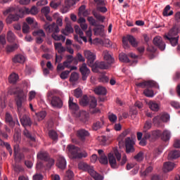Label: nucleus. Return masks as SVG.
<instances>
[{
  "instance_id": "a19ab883",
  "label": "nucleus",
  "mask_w": 180,
  "mask_h": 180,
  "mask_svg": "<svg viewBox=\"0 0 180 180\" xmlns=\"http://www.w3.org/2000/svg\"><path fill=\"white\" fill-rule=\"evenodd\" d=\"M129 134V130L124 131L117 138L120 144H123L124 143V137Z\"/></svg>"
},
{
  "instance_id": "b1692460",
  "label": "nucleus",
  "mask_w": 180,
  "mask_h": 180,
  "mask_svg": "<svg viewBox=\"0 0 180 180\" xmlns=\"http://www.w3.org/2000/svg\"><path fill=\"white\" fill-rule=\"evenodd\" d=\"M77 136L80 140H85V137L89 136V132L85 129H79L77 131Z\"/></svg>"
},
{
  "instance_id": "aec40b11",
  "label": "nucleus",
  "mask_w": 180,
  "mask_h": 180,
  "mask_svg": "<svg viewBox=\"0 0 180 180\" xmlns=\"http://www.w3.org/2000/svg\"><path fill=\"white\" fill-rule=\"evenodd\" d=\"M74 33V28L71 24H66L65 29L61 30V34H64V36H68V34H71Z\"/></svg>"
},
{
  "instance_id": "338daca9",
  "label": "nucleus",
  "mask_w": 180,
  "mask_h": 180,
  "mask_svg": "<svg viewBox=\"0 0 180 180\" xmlns=\"http://www.w3.org/2000/svg\"><path fill=\"white\" fill-rule=\"evenodd\" d=\"M161 131L160 130H155V131H153L151 132V135L152 137H153V139H157L158 137H161Z\"/></svg>"
},
{
  "instance_id": "2f4dec72",
  "label": "nucleus",
  "mask_w": 180,
  "mask_h": 180,
  "mask_svg": "<svg viewBox=\"0 0 180 180\" xmlns=\"http://www.w3.org/2000/svg\"><path fill=\"white\" fill-rule=\"evenodd\" d=\"M53 19L56 20L57 26H60V27L63 26V16L60 15V13H54Z\"/></svg>"
},
{
  "instance_id": "c756f323",
  "label": "nucleus",
  "mask_w": 180,
  "mask_h": 180,
  "mask_svg": "<svg viewBox=\"0 0 180 180\" xmlns=\"http://www.w3.org/2000/svg\"><path fill=\"white\" fill-rule=\"evenodd\" d=\"M6 39L8 43H14V41H16V35L13 32L9 30L7 32Z\"/></svg>"
},
{
  "instance_id": "09e8293b",
  "label": "nucleus",
  "mask_w": 180,
  "mask_h": 180,
  "mask_svg": "<svg viewBox=\"0 0 180 180\" xmlns=\"http://www.w3.org/2000/svg\"><path fill=\"white\" fill-rule=\"evenodd\" d=\"M52 37L53 39L56 40V41H60L61 40L62 41H65V37L63 35H58L56 33L52 34Z\"/></svg>"
},
{
  "instance_id": "a211bd4d",
  "label": "nucleus",
  "mask_w": 180,
  "mask_h": 180,
  "mask_svg": "<svg viewBox=\"0 0 180 180\" xmlns=\"http://www.w3.org/2000/svg\"><path fill=\"white\" fill-rule=\"evenodd\" d=\"M179 33V28L176 27H173L167 33V35L165 36V39H169V37L174 38V37H176V36H179L178 35V34Z\"/></svg>"
},
{
  "instance_id": "49530a36",
  "label": "nucleus",
  "mask_w": 180,
  "mask_h": 180,
  "mask_svg": "<svg viewBox=\"0 0 180 180\" xmlns=\"http://www.w3.org/2000/svg\"><path fill=\"white\" fill-rule=\"evenodd\" d=\"M171 6L169 5H167L163 11V16H172V15H174V11H171L168 13V11H170Z\"/></svg>"
},
{
  "instance_id": "4c0bfd02",
  "label": "nucleus",
  "mask_w": 180,
  "mask_h": 180,
  "mask_svg": "<svg viewBox=\"0 0 180 180\" xmlns=\"http://www.w3.org/2000/svg\"><path fill=\"white\" fill-rule=\"evenodd\" d=\"M6 122L11 126V127H13L15 126V122H13V118L10 113L7 112L6 114Z\"/></svg>"
},
{
  "instance_id": "de8ad7c7",
  "label": "nucleus",
  "mask_w": 180,
  "mask_h": 180,
  "mask_svg": "<svg viewBox=\"0 0 180 180\" xmlns=\"http://www.w3.org/2000/svg\"><path fill=\"white\" fill-rule=\"evenodd\" d=\"M49 136L50 139L53 140V141H57L58 140V134H57V132H56V131H49Z\"/></svg>"
},
{
  "instance_id": "bb28decb",
  "label": "nucleus",
  "mask_w": 180,
  "mask_h": 180,
  "mask_svg": "<svg viewBox=\"0 0 180 180\" xmlns=\"http://www.w3.org/2000/svg\"><path fill=\"white\" fill-rule=\"evenodd\" d=\"M78 168L79 169H82V171H86L87 172H89V174L91 169H94V167L89 166L88 164L84 162L79 163Z\"/></svg>"
},
{
  "instance_id": "4468645a",
  "label": "nucleus",
  "mask_w": 180,
  "mask_h": 180,
  "mask_svg": "<svg viewBox=\"0 0 180 180\" xmlns=\"http://www.w3.org/2000/svg\"><path fill=\"white\" fill-rule=\"evenodd\" d=\"M68 105L69 109H70V110H72L74 113H75V112H79V107L78 106V104H77V103L74 102V98H69Z\"/></svg>"
},
{
  "instance_id": "ddd939ff",
  "label": "nucleus",
  "mask_w": 180,
  "mask_h": 180,
  "mask_svg": "<svg viewBox=\"0 0 180 180\" xmlns=\"http://www.w3.org/2000/svg\"><path fill=\"white\" fill-rule=\"evenodd\" d=\"M51 105L53 108H58V109H60V108H63V101H61L60 98L56 96L53 97L51 101Z\"/></svg>"
},
{
  "instance_id": "c9c22d12",
  "label": "nucleus",
  "mask_w": 180,
  "mask_h": 180,
  "mask_svg": "<svg viewBox=\"0 0 180 180\" xmlns=\"http://www.w3.org/2000/svg\"><path fill=\"white\" fill-rule=\"evenodd\" d=\"M19 49V45L18 44H14L13 45H7L6 46V53H13L15 50H18Z\"/></svg>"
},
{
  "instance_id": "a878e982",
  "label": "nucleus",
  "mask_w": 180,
  "mask_h": 180,
  "mask_svg": "<svg viewBox=\"0 0 180 180\" xmlns=\"http://www.w3.org/2000/svg\"><path fill=\"white\" fill-rule=\"evenodd\" d=\"M174 168H175V164L171 162H167L163 165L164 172H169V171H172Z\"/></svg>"
},
{
  "instance_id": "0eeeda50",
  "label": "nucleus",
  "mask_w": 180,
  "mask_h": 180,
  "mask_svg": "<svg viewBox=\"0 0 180 180\" xmlns=\"http://www.w3.org/2000/svg\"><path fill=\"white\" fill-rule=\"evenodd\" d=\"M92 71L93 72H99L100 70H108V68H110V65L105 62H98L93 65Z\"/></svg>"
},
{
  "instance_id": "f257e3e1",
  "label": "nucleus",
  "mask_w": 180,
  "mask_h": 180,
  "mask_svg": "<svg viewBox=\"0 0 180 180\" xmlns=\"http://www.w3.org/2000/svg\"><path fill=\"white\" fill-rule=\"evenodd\" d=\"M13 94L16 95L15 101L18 108V116L20 118L22 117L25 112H26V108L23 107V103L27 101V91H24L20 88H16L13 91Z\"/></svg>"
},
{
  "instance_id": "72a5a7b5",
  "label": "nucleus",
  "mask_w": 180,
  "mask_h": 180,
  "mask_svg": "<svg viewBox=\"0 0 180 180\" xmlns=\"http://www.w3.org/2000/svg\"><path fill=\"white\" fill-rule=\"evenodd\" d=\"M89 174L95 180H103V176L96 173L94 169L89 171Z\"/></svg>"
},
{
  "instance_id": "774afa93",
  "label": "nucleus",
  "mask_w": 180,
  "mask_h": 180,
  "mask_svg": "<svg viewBox=\"0 0 180 180\" xmlns=\"http://www.w3.org/2000/svg\"><path fill=\"white\" fill-rule=\"evenodd\" d=\"M74 95L76 98H81L82 96V90L79 88L76 89L74 91Z\"/></svg>"
},
{
  "instance_id": "7c9ffc66",
  "label": "nucleus",
  "mask_w": 180,
  "mask_h": 180,
  "mask_svg": "<svg viewBox=\"0 0 180 180\" xmlns=\"http://www.w3.org/2000/svg\"><path fill=\"white\" fill-rule=\"evenodd\" d=\"M94 32L96 36L103 37L105 36V26L101 25V27L94 29Z\"/></svg>"
},
{
  "instance_id": "6ab92c4d",
  "label": "nucleus",
  "mask_w": 180,
  "mask_h": 180,
  "mask_svg": "<svg viewBox=\"0 0 180 180\" xmlns=\"http://www.w3.org/2000/svg\"><path fill=\"white\" fill-rule=\"evenodd\" d=\"M148 105L150 110H153V112H158V110H160V108H161V103L153 101H149Z\"/></svg>"
},
{
  "instance_id": "412c9836",
  "label": "nucleus",
  "mask_w": 180,
  "mask_h": 180,
  "mask_svg": "<svg viewBox=\"0 0 180 180\" xmlns=\"http://www.w3.org/2000/svg\"><path fill=\"white\" fill-rule=\"evenodd\" d=\"M20 123L24 127H27V126H32V120L30 117H27V115H23L22 117H20Z\"/></svg>"
},
{
  "instance_id": "c85d7f7f",
  "label": "nucleus",
  "mask_w": 180,
  "mask_h": 180,
  "mask_svg": "<svg viewBox=\"0 0 180 180\" xmlns=\"http://www.w3.org/2000/svg\"><path fill=\"white\" fill-rule=\"evenodd\" d=\"M46 30H49V33H59L60 32V28L58 27V25H56V23H53L52 25H50L46 27Z\"/></svg>"
},
{
  "instance_id": "f3484780",
  "label": "nucleus",
  "mask_w": 180,
  "mask_h": 180,
  "mask_svg": "<svg viewBox=\"0 0 180 180\" xmlns=\"http://www.w3.org/2000/svg\"><path fill=\"white\" fill-rule=\"evenodd\" d=\"M19 145H15L14 146V154H15V160L16 162H19L21 160L25 158V155L22 153H20Z\"/></svg>"
},
{
  "instance_id": "a18cd8bd",
  "label": "nucleus",
  "mask_w": 180,
  "mask_h": 180,
  "mask_svg": "<svg viewBox=\"0 0 180 180\" xmlns=\"http://www.w3.org/2000/svg\"><path fill=\"white\" fill-rule=\"evenodd\" d=\"M89 102L90 108L91 109H94V108H96L98 105V101H96V98L95 97H90Z\"/></svg>"
},
{
  "instance_id": "423d86ee",
  "label": "nucleus",
  "mask_w": 180,
  "mask_h": 180,
  "mask_svg": "<svg viewBox=\"0 0 180 180\" xmlns=\"http://www.w3.org/2000/svg\"><path fill=\"white\" fill-rule=\"evenodd\" d=\"M134 144H136L135 139H133L130 137H127L125 139L126 153H127V154L130 153H134Z\"/></svg>"
},
{
  "instance_id": "7ed1b4c3",
  "label": "nucleus",
  "mask_w": 180,
  "mask_h": 180,
  "mask_svg": "<svg viewBox=\"0 0 180 180\" xmlns=\"http://www.w3.org/2000/svg\"><path fill=\"white\" fill-rule=\"evenodd\" d=\"M84 56L86 58V63L89 67H94L95 60H96V53L91 51L90 50L84 51Z\"/></svg>"
},
{
  "instance_id": "3c124183",
  "label": "nucleus",
  "mask_w": 180,
  "mask_h": 180,
  "mask_svg": "<svg viewBox=\"0 0 180 180\" xmlns=\"http://www.w3.org/2000/svg\"><path fill=\"white\" fill-rule=\"evenodd\" d=\"M134 160L137 161L138 162H141L143 160H144V153L143 152H139L137 155L134 156Z\"/></svg>"
},
{
  "instance_id": "39448f33",
  "label": "nucleus",
  "mask_w": 180,
  "mask_h": 180,
  "mask_svg": "<svg viewBox=\"0 0 180 180\" xmlns=\"http://www.w3.org/2000/svg\"><path fill=\"white\" fill-rule=\"evenodd\" d=\"M79 70L80 73L82 74V79L83 81H86L88 77L91 74V70L89 69L86 63H83L82 65H80Z\"/></svg>"
},
{
  "instance_id": "6e6552de",
  "label": "nucleus",
  "mask_w": 180,
  "mask_h": 180,
  "mask_svg": "<svg viewBox=\"0 0 180 180\" xmlns=\"http://www.w3.org/2000/svg\"><path fill=\"white\" fill-rule=\"evenodd\" d=\"M136 86L139 88H153V86H157V83L154 81H145L140 83H136Z\"/></svg>"
},
{
  "instance_id": "20e7f679",
  "label": "nucleus",
  "mask_w": 180,
  "mask_h": 180,
  "mask_svg": "<svg viewBox=\"0 0 180 180\" xmlns=\"http://www.w3.org/2000/svg\"><path fill=\"white\" fill-rule=\"evenodd\" d=\"M129 42L130 43V44H131L133 47H137L138 44L136 41V38H134V37L131 35H127V37H124L122 38V44L125 50H127V49L130 47V46L129 45Z\"/></svg>"
},
{
  "instance_id": "680f3d73",
  "label": "nucleus",
  "mask_w": 180,
  "mask_h": 180,
  "mask_svg": "<svg viewBox=\"0 0 180 180\" xmlns=\"http://www.w3.org/2000/svg\"><path fill=\"white\" fill-rule=\"evenodd\" d=\"M38 120H43L46 117V111H41L35 114Z\"/></svg>"
},
{
  "instance_id": "bf43d9fd",
  "label": "nucleus",
  "mask_w": 180,
  "mask_h": 180,
  "mask_svg": "<svg viewBox=\"0 0 180 180\" xmlns=\"http://www.w3.org/2000/svg\"><path fill=\"white\" fill-rule=\"evenodd\" d=\"M152 126L153 124L151 123V121H146L143 127V132L148 131V130L151 129Z\"/></svg>"
},
{
  "instance_id": "473e14b6",
  "label": "nucleus",
  "mask_w": 180,
  "mask_h": 180,
  "mask_svg": "<svg viewBox=\"0 0 180 180\" xmlns=\"http://www.w3.org/2000/svg\"><path fill=\"white\" fill-rule=\"evenodd\" d=\"M85 5H83L79 8V16H88L89 15V11L86 10Z\"/></svg>"
},
{
  "instance_id": "5fc2aeb1",
  "label": "nucleus",
  "mask_w": 180,
  "mask_h": 180,
  "mask_svg": "<svg viewBox=\"0 0 180 180\" xmlns=\"http://www.w3.org/2000/svg\"><path fill=\"white\" fill-rule=\"evenodd\" d=\"M79 78V75L78 73L74 72L71 74L70 81V82H75V81H78V79Z\"/></svg>"
},
{
  "instance_id": "393cba45",
  "label": "nucleus",
  "mask_w": 180,
  "mask_h": 180,
  "mask_svg": "<svg viewBox=\"0 0 180 180\" xmlns=\"http://www.w3.org/2000/svg\"><path fill=\"white\" fill-rule=\"evenodd\" d=\"M20 18V15L18 14H10L6 18V23L11 25L13 22H16Z\"/></svg>"
},
{
  "instance_id": "603ef678",
  "label": "nucleus",
  "mask_w": 180,
  "mask_h": 180,
  "mask_svg": "<svg viewBox=\"0 0 180 180\" xmlns=\"http://www.w3.org/2000/svg\"><path fill=\"white\" fill-rule=\"evenodd\" d=\"M120 61H122V63H129L130 59H129V57H127V55L124 53H120L119 56Z\"/></svg>"
},
{
  "instance_id": "4be33fe9",
  "label": "nucleus",
  "mask_w": 180,
  "mask_h": 180,
  "mask_svg": "<svg viewBox=\"0 0 180 180\" xmlns=\"http://www.w3.org/2000/svg\"><path fill=\"white\" fill-rule=\"evenodd\" d=\"M171 131L165 129L161 134L160 139L162 140V141H169V140H171Z\"/></svg>"
},
{
  "instance_id": "e433bc0d",
  "label": "nucleus",
  "mask_w": 180,
  "mask_h": 180,
  "mask_svg": "<svg viewBox=\"0 0 180 180\" xmlns=\"http://www.w3.org/2000/svg\"><path fill=\"white\" fill-rule=\"evenodd\" d=\"M180 151L179 150H173L169 153L168 158L169 160H176V158H179Z\"/></svg>"
},
{
  "instance_id": "37998d69",
  "label": "nucleus",
  "mask_w": 180,
  "mask_h": 180,
  "mask_svg": "<svg viewBox=\"0 0 180 180\" xmlns=\"http://www.w3.org/2000/svg\"><path fill=\"white\" fill-rule=\"evenodd\" d=\"M167 40H169L173 47H175L178 44V41L179 40V36H176L175 37H169V38H167Z\"/></svg>"
},
{
  "instance_id": "9d476101",
  "label": "nucleus",
  "mask_w": 180,
  "mask_h": 180,
  "mask_svg": "<svg viewBox=\"0 0 180 180\" xmlns=\"http://www.w3.org/2000/svg\"><path fill=\"white\" fill-rule=\"evenodd\" d=\"M20 12H22L23 15H29V13H30L31 15H37V13H39V10L37 9V7H36V6H34L31 8V9L25 7L20 9Z\"/></svg>"
},
{
  "instance_id": "9b49d317",
  "label": "nucleus",
  "mask_w": 180,
  "mask_h": 180,
  "mask_svg": "<svg viewBox=\"0 0 180 180\" xmlns=\"http://www.w3.org/2000/svg\"><path fill=\"white\" fill-rule=\"evenodd\" d=\"M56 166L58 168H60V169H65V168H67V160L64 156L60 155L58 157Z\"/></svg>"
},
{
  "instance_id": "13d9d810",
  "label": "nucleus",
  "mask_w": 180,
  "mask_h": 180,
  "mask_svg": "<svg viewBox=\"0 0 180 180\" xmlns=\"http://www.w3.org/2000/svg\"><path fill=\"white\" fill-rule=\"evenodd\" d=\"M89 103V99L87 96H84L83 98L80 100V105L82 106H86Z\"/></svg>"
},
{
  "instance_id": "5701e85b",
  "label": "nucleus",
  "mask_w": 180,
  "mask_h": 180,
  "mask_svg": "<svg viewBox=\"0 0 180 180\" xmlns=\"http://www.w3.org/2000/svg\"><path fill=\"white\" fill-rule=\"evenodd\" d=\"M75 33H77V34H79L80 39H82L84 43H86V41H88V39H86V37H84V32L82 31V29L79 27V25L75 26Z\"/></svg>"
},
{
  "instance_id": "8fccbe9b",
  "label": "nucleus",
  "mask_w": 180,
  "mask_h": 180,
  "mask_svg": "<svg viewBox=\"0 0 180 180\" xmlns=\"http://www.w3.org/2000/svg\"><path fill=\"white\" fill-rule=\"evenodd\" d=\"M108 119L111 123H116V122H117V115H115L113 112H109Z\"/></svg>"
},
{
  "instance_id": "1a4fd4ad",
  "label": "nucleus",
  "mask_w": 180,
  "mask_h": 180,
  "mask_svg": "<svg viewBox=\"0 0 180 180\" xmlns=\"http://www.w3.org/2000/svg\"><path fill=\"white\" fill-rule=\"evenodd\" d=\"M153 44L157 46L162 51L165 50V43L162 41V38L160 36H158L153 39Z\"/></svg>"
},
{
  "instance_id": "864d4df0",
  "label": "nucleus",
  "mask_w": 180,
  "mask_h": 180,
  "mask_svg": "<svg viewBox=\"0 0 180 180\" xmlns=\"http://www.w3.org/2000/svg\"><path fill=\"white\" fill-rule=\"evenodd\" d=\"M143 94L145 96H147V98H153L154 96V91L150 89H146L143 91Z\"/></svg>"
},
{
  "instance_id": "6e6d98bb",
  "label": "nucleus",
  "mask_w": 180,
  "mask_h": 180,
  "mask_svg": "<svg viewBox=\"0 0 180 180\" xmlns=\"http://www.w3.org/2000/svg\"><path fill=\"white\" fill-rule=\"evenodd\" d=\"M98 160L101 164H103L104 165H106V164H108V157L105 155H101L100 156V158H98Z\"/></svg>"
},
{
  "instance_id": "2eb2a0df",
  "label": "nucleus",
  "mask_w": 180,
  "mask_h": 180,
  "mask_svg": "<svg viewBox=\"0 0 180 180\" xmlns=\"http://www.w3.org/2000/svg\"><path fill=\"white\" fill-rule=\"evenodd\" d=\"M26 61V56L23 54H17L13 58V63L15 64H23Z\"/></svg>"
},
{
  "instance_id": "cd10ccee",
  "label": "nucleus",
  "mask_w": 180,
  "mask_h": 180,
  "mask_svg": "<svg viewBox=\"0 0 180 180\" xmlns=\"http://www.w3.org/2000/svg\"><path fill=\"white\" fill-rule=\"evenodd\" d=\"M104 124H105V121L103 120V119L101 118L99 121H97L94 123L92 127L93 130H95L96 131V130H99V129H102Z\"/></svg>"
},
{
  "instance_id": "ea45409f",
  "label": "nucleus",
  "mask_w": 180,
  "mask_h": 180,
  "mask_svg": "<svg viewBox=\"0 0 180 180\" xmlns=\"http://www.w3.org/2000/svg\"><path fill=\"white\" fill-rule=\"evenodd\" d=\"M94 92L96 94V95H106L107 91L105 87L98 86L94 89Z\"/></svg>"
},
{
  "instance_id": "f03ea898",
  "label": "nucleus",
  "mask_w": 180,
  "mask_h": 180,
  "mask_svg": "<svg viewBox=\"0 0 180 180\" xmlns=\"http://www.w3.org/2000/svg\"><path fill=\"white\" fill-rule=\"evenodd\" d=\"M67 148L70 154L71 158L79 159L86 158V157H88V153H86V151L83 150L79 153L81 149L74 145H69Z\"/></svg>"
},
{
  "instance_id": "e2e57ef3",
  "label": "nucleus",
  "mask_w": 180,
  "mask_h": 180,
  "mask_svg": "<svg viewBox=\"0 0 180 180\" xmlns=\"http://www.w3.org/2000/svg\"><path fill=\"white\" fill-rule=\"evenodd\" d=\"M86 36L89 37V42L90 44H92V29L91 27L86 32Z\"/></svg>"
},
{
  "instance_id": "69168bd1",
  "label": "nucleus",
  "mask_w": 180,
  "mask_h": 180,
  "mask_svg": "<svg viewBox=\"0 0 180 180\" xmlns=\"http://www.w3.org/2000/svg\"><path fill=\"white\" fill-rule=\"evenodd\" d=\"M161 122H162V120H161V117L160 116H156L153 118V124L155 126H160Z\"/></svg>"
},
{
  "instance_id": "0e129e2a",
  "label": "nucleus",
  "mask_w": 180,
  "mask_h": 180,
  "mask_svg": "<svg viewBox=\"0 0 180 180\" xmlns=\"http://www.w3.org/2000/svg\"><path fill=\"white\" fill-rule=\"evenodd\" d=\"M30 32V27L29 26V25H27V23L25 22L22 25V32L25 34H27V33H29Z\"/></svg>"
},
{
  "instance_id": "dca6fc26",
  "label": "nucleus",
  "mask_w": 180,
  "mask_h": 180,
  "mask_svg": "<svg viewBox=\"0 0 180 180\" xmlns=\"http://www.w3.org/2000/svg\"><path fill=\"white\" fill-rule=\"evenodd\" d=\"M108 161L111 167L114 169L119 168V164L116 162V158L113 155V153H110L108 154Z\"/></svg>"
},
{
  "instance_id": "f8f14e48",
  "label": "nucleus",
  "mask_w": 180,
  "mask_h": 180,
  "mask_svg": "<svg viewBox=\"0 0 180 180\" xmlns=\"http://www.w3.org/2000/svg\"><path fill=\"white\" fill-rule=\"evenodd\" d=\"M103 58L108 65L111 66L115 63V58L112 57V55L108 51H104L103 53Z\"/></svg>"
},
{
  "instance_id": "052dcab7",
  "label": "nucleus",
  "mask_w": 180,
  "mask_h": 180,
  "mask_svg": "<svg viewBox=\"0 0 180 180\" xmlns=\"http://www.w3.org/2000/svg\"><path fill=\"white\" fill-rule=\"evenodd\" d=\"M93 15L96 18V19H97L98 20H99L100 22H104L105 20V16H102L100 14H98V13H96V11H93Z\"/></svg>"
},
{
  "instance_id": "79ce46f5",
  "label": "nucleus",
  "mask_w": 180,
  "mask_h": 180,
  "mask_svg": "<svg viewBox=\"0 0 180 180\" xmlns=\"http://www.w3.org/2000/svg\"><path fill=\"white\" fill-rule=\"evenodd\" d=\"M19 79V75L16 73H13L10 75L8 81L10 84H16Z\"/></svg>"
},
{
  "instance_id": "c03bdc74",
  "label": "nucleus",
  "mask_w": 180,
  "mask_h": 180,
  "mask_svg": "<svg viewBox=\"0 0 180 180\" xmlns=\"http://www.w3.org/2000/svg\"><path fill=\"white\" fill-rule=\"evenodd\" d=\"M32 35L35 37H44L46 34L43 30H38L32 32Z\"/></svg>"
},
{
  "instance_id": "58836bf2",
  "label": "nucleus",
  "mask_w": 180,
  "mask_h": 180,
  "mask_svg": "<svg viewBox=\"0 0 180 180\" xmlns=\"http://www.w3.org/2000/svg\"><path fill=\"white\" fill-rule=\"evenodd\" d=\"M55 49L58 53L61 54V53H64L65 51V47L63 46V44L60 42L54 43Z\"/></svg>"
},
{
  "instance_id": "f704fd0d",
  "label": "nucleus",
  "mask_w": 180,
  "mask_h": 180,
  "mask_svg": "<svg viewBox=\"0 0 180 180\" xmlns=\"http://www.w3.org/2000/svg\"><path fill=\"white\" fill-rule=\"evenodd\" d=\"M54 165V159L47 156L46 158V169H51V167Z\"/></svg>"
},
{
  "instance_id": "4d7b16f0",
  "label": "nucleus",
  "mask_w": 180,
  "mask_h": 180,
  "mask_svg": "<svg viewBox=\"0 0 180 180\" xmlns=\"http://www.w3.org/2000/svg\"><path fill=\"white\" fill-rule=\"evenodd\" d=\"M128 56L129 57H131V58H134V60L131 62V65H136V64H137V59L139 58V56H136L133 53H129Z\"/></svg>"
}]
</instances>
